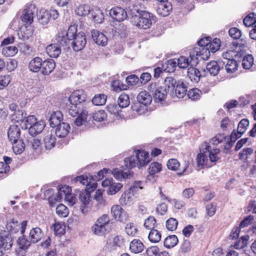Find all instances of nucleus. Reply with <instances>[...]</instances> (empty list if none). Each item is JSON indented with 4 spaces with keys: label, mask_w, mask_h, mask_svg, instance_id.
I'll list each match as a JSON object with an SVG mask.
<instances>
[{
    "label": "nucleus",
    "mask_w": 256,
    "mask_h": 256,
    "mask_svg": "<svg viewBox=\"0 0 256 256\" xmlns=\"http://www.w3.org/2000/svg\"><path fill=\"white\" fill-rule=\"evenodd\" d=\"M80 92H74L70 96L68 100L70 105L68 109L69 114L73 117L77 116L74 120L76 126H81L86 122L88 112L84 106V97L82 96Z\"/></svg>",
    "instance_id": "1"
},
{
    "label": "nucleus",
    "mask_w": 256,
    "mask_h": 256,
    "mask_svg": "<svg viewBox=\"0 0 256 256\" xmlns=\"http://www.w3.org/2000/svg\"><path fill=\"white\" fill-rule=\"evenodd\" d=\"M200 152L198 154L196 160L198 166L210 167L218 158L220 150L218 148L212 149L207 142H203L200 147Z\"/></svg>",
    "instance_id": "2"
},
{
    "label": "nucleus",
    "mask_w": 256,
    "mask_h": 256,
    "mask_svg": "<svg viewBox=\"0 0 256 256\" xmlns=\"http://www.w3.org/2000/svg\"><path fill=\"white\" fill-rule=\"evenodd\" d=\"M135 154L126 158L124 160L125 166L128 168L138 167L139 168L146 166L150 161L148 152L138 150L134 152Z\"/></svg>",
    "instance_id": "3"
},
{
    "label": "nucleus",
    "mask_w": 256,
    "mask_h": 256,
    "mask_svg": "<svg viewBox=\"0 0 256 256\" xmlns=\"http://www.w3.org/2000/svg\"><path fill=\"white\" fill-rule=\"evenodd\" d=\"M156 21L154 15L148 11L141 10L138 16L134 18V24L139 28L146 30L150 27Z\"/></svg>",
    "instance_id": "4"
},
{
    "label": "nucleus",
    "mask_w": 256,
    "mask_h": 256,
    "mask_svg": "<svg viewBox=\"0 0 256 256\" xmlns=\"http://www.w3.org/2000/svg\"><path fill=\"white\" fill-rule=\"evenodd\" d=\"M76 32L77 28L75 25L70 26L67 31H59L56 36L57 44L62 46L69 47L72 38H74L75 32Z\"/></svg>",
    "instance_id": "5"
},
{
    "label": "nucleus",
    "mask_w": 256,
    "mask_h": 256,
    "mask_svg": "<svg viewBox=\"0 0 256 256\" xmlns=\"http://www.w3.org/2000/svg\"><path fill=\"white\" fill-rule=\"evenodd\" d=\"M37 12V9L34 4L26 5L20 16L22 20L26 24H30L34 21V14Z\"/></svg>",
    "instance_id": "6"
},
{
    "label": "nucleus",
    "mask_w": 256,
    "mask_h": 256,
    "mask_svg": "<svg viewBox=\"0 0 256 256\" xmlns=\"http://www.w3.org/2000/svg\"><path fill=\"white\" fill-rule=\"evenodd\" d=\"M170 82L164 81L163 86H160L155 90L154 98L156 102H160L165 100L170 88Z\"/></svg>",
    "instance_id": "7"
},
{
    "label": "nucleus",
    "mask_w": 256,
    "mask_h": 256,
    "mask_svg": "<svg viewBox=\"0 0 256 256\" xmlns=\"http://www.w3.org/2000/svg\"><path fill=\"white\" fill-rule=\"evenodd\" d=\"M70 45L73 50L76 52L82 50L86 44V36L83 33L75 32L74 38H72Z\"/></svg>",
    "instance_id": "8"
},
{
    "label": "nucleus",
    "mask_w": 256,
    "mask_h": 256,
    "mask_svg": "<svg viewBox=\"0 0 256 256\" xmlns=\"http://www.w3.org/2000/svg\"><path fill=\"white\" fill-rule=\"evenodd\" d=\"M103 187H108L106 191L108 195H114L117 193L123 187V184L120 182H116L112 178H106L102 182Z\"/></svg>",
    "instance_id": "9"
},
{
    "label": "nucleus",
    "mask_w": 256,
    "mask_h": 256,
    "mask_svg": "<svg viewBox=\"0 0 256 256\" xmlns=\"http://www.w3.org/2000/svg\"><path fill=\"white\" fill-rule=\"evenodd\" d=\"M142 84V81H112L111 84L112 90L119 92L122 90H126L130 86H140Z\"/></svg>",
    "instance_id": "10"
},
{
    "label": "nucleus",
    "mask_w": 256,
    "mask_h": 256,
    "mask_svg": "<svg viewBox=\"0 0 256 256\" xmlns=\"http://www.w3.org/2000/svg\"><path fill=\"white\" fill-rule=\"evenodd\" d=\"M190 60L189 58L182 56L177 59L178 66L181 68H186L188 66L190 67L195 66L198 64V58L194 55L190 56Z\"/></svg>",
    "instance_id": "11"
},
{
    "label": "nucleus",
    "mask_w": 256,
    "mask_h": 256,
    "mask_svg": "<svg viewBox=\"0 0 256 256\" xmlns=\"http://www.w3.org/2000/svg\"><path fill=\"white\" fill-rule=\"evenodd\" d=\"M78 200L80 202V209L83 214H86L88 211V206L91 201L90 194L85 190L78 192Z\"/></svg>",
    "instance_id": "12"
},
{
    "label": "nucleus",
    "mask_w": 256,
    "mask_h": 256,
    "mask_svg": "<svg viewBox=\"0 0 256 256\" xmlns=\"http://www.w3.org/2000/svg\"><path fill=\"white\" fill-rule=\"evenodd\" d=\"M249 125V121L248 119L244 118L238 124L237 132L234 130L230 136L231 142H235L236 139L240 138L242 135L246 132V128Z\"/></svg>",
    "instance_id": "13"
},
{
    "label": "nucleus",
    "mask_w": 256,
    "mask_h": 256,
    "mask_svg": "<svg viewBox=\"0 0 256 256\" xmlns=\"http://www.w3.org/2000/svg\"><path fill=\"white\" fill-rule=\"evenodd\" d=\"M12 240L8 232L4 231L0 233V250H8L12 246Z\"/></svg>",
    "instance_id": "14"
},
{
    "label": "nucleus",
    "mask_w": 256,
    "mask_h": 256,
    "mask_svg": "<svg viewBox=\"0 0 256 256\" xmlns=\"http://www.w3.org/2000/svg\"><path fill=\"white\" fill-rule=\"evenodd\" d=\"M172 86L174 90V92L172 94V96L182 98L186 96L187 92V86L182 81H174V83L172 84Z\"/></svg>",
    "instance_id": "15"
},
{
    "label": "nucleus",
    "mask_w": 256,
    "mask_h": 256,
    "mask_svg": "<svg viewBox=\"0 0 256 256\" xmlns=\"http://www.w3.org/2000/svg\"><path fill=\"white\" fill-rule=\"evenodd\" d=\"M109 14L112 18L118 22L124 20L128 16L126 10L119 6L112 8L109 11Z\"/></svg>",
    "instance_id": "16"
},
{
    "label": "nucleus",
    "mask_w": 256,
    "mask_h": 256,
    "mask_svg": "<svg viewBox=\"0 0 256 256\" xmlns=\"http://www.w3.org/2000/svg\"><path fill=\"white\" fill-rule=\"evenodd\" d=\"M111 213L117 220L123 222L126 220V214L119 205H114L111 208Z\"/></svg>",
    "instance_id": "17"
},
{
    "label": "nucleus",
    "mask_w": 256,
    "mask_h": 256,
    "mask_svg": "<svg viewBox=\"0 0 256 256\" xmlns=\"http://www.w3.org/2000/svg\"><path fill=\"white\" fill-rule=\"evenodd\" d=\"M56 138L52 131H47L44 134V142L46 150H50L55 146Z\"/></svg>",
    "instance_id": "18"
},
{
    "label": "nucleus",
    "mask_w": 256,
    "mask_h": 256,
    "mask_svg": "<svg viewBox=\"0 0 256 256\" xmlns=\"http://www.w3.org/2000/svg\"><path fill=\"white\" fill-rule=\"evenodd\" d=\"M20 127L16 124L11 125L8 130V136L9 140L12 142L20 140Z\"/></svg>",
    "instance_id": "19"
},
{
    "label": "nucleus",
    "mask_w": 256,
    "mask_h": 256,
    "mask_svg": "<svg viewBox=\"0 0 256 256\" xmlns=\"http://www.w3.org/2000/svg\"><path fill=\"white\" fill-rule=\"evenodd\" d=\"M92 38L94 41L98 45L104 46L108 42L107 37L102 32L94 30L91 32Z\"/></svg>",
    "instance_id": "20"
},
{
    "label": "nucleus",
    "mask_w": 256,
    "mask_h": 256,
    "mask_svg": "<svg viewBox=\"0 0 256 256\" xmlns=\"http://www.w3.org/2000/svg\"><path fill=\"white\" fill-rule=\"evenodd\" d=\"M172 9V4L168 2H160L156 8L158 14L162 16H166L170 14Z\"/></svg>",
    "instance_id": "21"
},
{
    "label": "nucleus",
    "mask_w": 256,
    "mask_h": 256,
    "mask_svg": "<svg viewBox=\"0 0 256 256\" xmlns=\"http://www.w3.org/2000/svg\"><path fill=\"white\" fill-rule=\"evenodd\" d=\"M56 63L52 59H48L42 62L41 72L44 75H48L55 68Z\"/></svg>",
    "instance_id": "22"
},
{
    "label": "nucleus",
    "mask_w": 256,
    "mask_h": 256,
    "mask_svg": "<svg viewBox=\"0 0 256 256\" xmlns=\"http://www.w3.org/2000/svg\"><path fill=\"white\" fill-rule=\"evenodd\" d=\"M114 176L117 180H122L124 178H130L132 177L134 172L130 170L126 172H124L122 170L118 168H114L112 170H110Z\"/></svg>",
    "instance_id": "23"
},
{
    "label": "nucleus",
    "mask_w": 256,
    "mask_h": 256,
    "mask_svg": "<svg viewBox=\"0 0 256 256\" xmlns=\"http://www.w3.org/2000/svg\"><path fill=\"white\" fill-rule=\"evenodd\" d=\"M56 126V128L54 134L58 138H65L70 132V126L67 122H62Z\"/></svg>",
    "instance_id": "24"
},
{
    "label": "nucleus",
    "mask_w": 256,
    "mask_h": 256,
    "mask_svg": "<svg viewBox=\"0 0 256 256\" xmlns=\"http://www.w3.org/2000/svg\"><path fill=\"white\" fill-rule=\"evenodd\" d=\"M42 237L43 233L40 228H32L30 232L28 238L32 243L38 242Z\"/></svg>",
    "instance_id": "25"
},
{
    "label": "nucleus",
    "mask_w": 256,
    "mask_h": 256,
    "mask_svg": "<svg viewBox=\"0 0 256 256\" xmlns=\"http://www.w3.org/2000/svg\"><path fill=\"white\" fill-rule=\"evenodd\" d=\"M45 126V123L44 121H37L34 124L28 128L29 134L32 136L40 134Z\"/></svg>",
    "instance_id": "26"
},
{
    "label": "nucleus",
    "mask_w": 256,
    "mask_h": 256,
    "mask_svg": "<svg viewBox=\"0 0 256 256\" xmlns=\"http://www.w3.org/2000/svg\"><path fill=\"white\" fill-rule=\"evenodd\" d=\"M46 52L50 57L57 58L61 54L62 50L60 45L58 46L57 44H54L47 46Z\"/></svg>",
    "instance_id": "27"
},
{
    "label": "nucleus",
    "mask_w": 256,
    "mask_h": 256,
    "mask_svg": "<svg viewBox=\"0 0 256 256\" xmlns=\"http://www.w3.org/2000/svg\"><path fill=\"white\" fill-rule=\"evenodd\" d=\"M134 194L128 190L124 192L120 198V202L122 205H130L134 200Z\"/></svg>",
    "instance_id": "28"
},
{
    "label": "nucleus",
    "mask_w": 256,
    "mask_h": 256,
    "mask_svg": "<svg viewBox=\"0 0 256 256\" xmlns=\"http://www.w3.org/2000/svg\"><path fill=\"white\" fill-rule=\"evenodd\" d=\"M103 190H98L94 194V200H96V207L97 210L104 208L106 204V201L103 197Z\"/></svg>",
    "instance_id": "29"
},
{
    "label": "nucleus",
    "mask_w": 256,
    "mask_h": 256,
    "mask_svg": "<svg viewBox=\"0 0 256 256\" xmlns=\"http://www.w3.org/2000/svg\"><path fill=\"white\" fill-rule=\"evenodd\" d=\"M137 100L144 106L150 104L152 101L151 96L146 91H142L137 96Z\"/></svg>",
    "instance_id": "30"
},
{
    "label": "nucleus",
    "mask_w": 256,
    "mask_h": 256,
    "mask_svg": "<svg viewBox=\"0 0 256 256\" xmlns=\"http://www.w3.org/2000/svg\"><path fill=\"white\" fill-rule=\"evenodd\" d=\"M92 231L96 236H102L110 232V229L105 226H103L95 222L94 224L92 226Z\"/></svg>",
    "instance_id": "31"
},
{
    "label": "nucleus",
    "mask_w": 256,
    "mask_h": 256,
    "mask_svg": "<svg viewBox=\"0 0 256 256\" xmlns=\"http://www.w3.org/2000/svg\"><path fill=\"white\" fill-rule=\"evenodd\" d=\"M71 191L72 190L70 186H62L58 189V192L56 196L54 198L50 196V198L52 199V200L54 199L56 201H60L64 197V198H66V194L71 192Z\"/></svg>",
    "instance_id": "32"
},
{
    "label": "nucleus",
    "mask_w": 256,
    "mask_h": 256,
    "mask_svg": "<svg viewBox=\"0 0 256 256\" xmlns=\"http://www.w3.org/2000/svg\"><path fill=\"white\" fill-rule=\"evenodd\" d=\"M62 113L60 111L54 112L49 120L50 126L54 128L62 124L60 122L62 120Z\"/></svg>",
    "instance_id": "33"
},
{
    "label": "nucleus",
    "mask_w": 256,
    "mask_h": 256,
    "mask_svg": "<svg viewBox=\"0 0 256 256\" xmlns=\"http://www.w3.org/2000/svg\"><path fill=\"white\" fill-rule=\"evenodd\" d=\"M42 62V59L40 57H36L32 59L30 62L28 66L30 70L37 72L41 70Z\"/></svg>",
    "instance_id": "34"
},
{
    "label": "nucleus",
    "mask_w": 256,
    "mask_h": 256,
    "mask_svg": "<svg viewBox=\"0 0 256 256\" xmlns=\"http://www.w3.org/2000/svg\"><path fill=\"white\" fill-rule=\"evenodd\" d=\"M144 248V246L142 242L139 240L134 239L130 242V250L135 254L142 252Z\"/></svg>",
    "instance_id": "35"
},
{
    "label": "nucleus",
    "mask_w": 256,
    "mask_h": 256,
    "mask_svg": "<svg viewBox=\"0 0 256 256\" xmlns=\"http://www.w3.org/2000/svg\"><path fill=\"white\" fill-rule=\"evenodd\" d=\"M12 144L13 151L16 154H20L24 151L26 145L22 139L12 142Z\"/></svg>",
    "instance_id": "36"
},
{
    "label": "nucleus",
    "mask_w": 256,
    "mask_h": 256,
    "mask_svg": "<svg viewBox=\"0 0 256 256\" xmlns=\"http://www.w3.org/2000/svg\"><path fill=\"white\" fill-rule=\"evenodd\" d=\"M224 64L226 63L225 68L226 70L228 73H232L238 70V64L236 61L232 58L228 60V62H224Z\"/></svg>",
    "instance_id": "37"
},
{
    "label": "nucleus",
    "mask_w": 256,
    "mask_h": 256,
    "mask_svg": "<svg viewBox=\"0 0 256 256\" xmlns=\"http://www.w3.org/2000/svg\"><path fill=\"white\" fill-rule=\"evenodd\" d=\"M37 18L38 22L42 24L46 25L48 24L50 20L48 11L40 10L38 14H37Z\"/></svg>",
    "instance_id": "38"
},
{
    "label": "nucleus",
    "mask_w": 256,
    "mask_h": 256,
    "mask_svg": "<svg viewBox=\"0 0 256 256\" xmlns=\"http://www.w3.org/2000/svg\"><path fill=\"white\" fill-rule=\"evenodd\" d=\"M210 37L204 38H201L198 42V44L201 46L204 47L202 48V50H205V52L206 54V58L207 59L210 56V50H208V45L210 42Z\"/></svg>",
    "instance_id": "39"
},
{
    "label": "nucleus",
    "mask_w": 256,
    "mask_h": 256,
    "mask_svg": "<svg viewBox=\"0 0 256 256\" xmlns=\"http://www.w3.org/2000/svg\"><path fill=\"white\" fill-rule=\"evenodd\" d=\"M178 240L175 235H171L167 236L164 240V246L168 248H173L178 242Z\"/></svg>",
    "instance_id": "40"
},
{
    "label": "nucleus",
    "mask_w": 256,
    "mask_h": 256,
    "mask_svg": "<svg viewBox=\"0 0 256 256\" xmlns=\"http://www.w3.org/2000/svg\"><path fill=\"white\" fill-rule=\"evenodd\" d=\"M106 95L104 94H97L92 98V102L96 106H102L106 104Z\"/></svg>",
    "instance_id": "41"
},
{
    "label": "nucleus",
    "mask_w": 256,
    "mask_h": 256,
    "mask_svg": "<svg viewBox=\"0 0 256 256\" xmlns=\"http://www.w3.org/2000/svg\"><path fill=\"white\" fill-rule=\"evenodd\" d=\"M206 68L211 75L216 76L220 70V66L216 61H212L207 64Z\"/></svg>",
    "instance_id": "42"
},
{
    "label": "nucleus",
    "mask_w": 256,
    "mask_h": 256,
    "mask_svg": "<svg viewBox=\"0 0 256 256\" xmlns=\"http://www.w3.org/2000/svg\"><path fill=\"white\" fill-rule=\"evenodd\" d=\"M148 238L152 242H158L161 239V234L158 230L152 229L149 232Z\"/></svg>",
    "instance_id": "43"
},
{
    "label": "nucleus",
    "mask_w": 256,
    "mask_h": 256,
    "mask_svg": "<svg viewBox=\"0 0 256 256\" xmlns=\"http://www.w3.org/2000/svg\"><path fill=\"white\" fill-rule=\"evenodd\" d=\"M26 115L24 111L18 110L12 114V120L18 123L24 122L26 118Z\"/></svg>",
    "instance_id": "44"
},
{
    "label": "nucleus",
    "mask_w": 256,
    "mask_h": 256,
    "mask_svg": "<svg viewBox=\"0 0 256 256\" xmlns=\"http://www.w3.org/2000/svg\"><path fill=\"white\" fill-rule=\"evenodd\" d=\"M118 102L120 108L127 107L130 103L129 96L124 93L122 94L118 98Z\"/></svg>",
    "instance_id": "45"
},
{
    "label": "nucleus",
    "mask_w": 256,
    "mask_h": 256,
    "mask_svg": "<svg viewBox=\"0 0 256 256\" xmlns=\"http://www.w3.org/2000/svg\"><path fill=\"white\" fill-rule=\"evenodd\" d=\"M254 64V58L252 55L247 54L242 59V66L246 70L250 69Z\"/></svg>",
    "instance_id": "46"
},
{
    "label": "nucleus",
    "mask_w": 256,
    "mask_h": 256,
    "mask_svg": "<svg viewBox=\"0 0 256 256\" xmlns=\"http://www.w3.org/2000/svg\"><path fill=\"white\" fill-rule=\"evenodd\" d=\"M18 52L15 46H6L2 49V54L6 56H12Z\"/></svg>",
    "instance_id": "47"
},
{
    "label": "nucleus",
    "mask_w": 256,
    "mask_h": 256,
    "mask_svg": "<svg viewBox=\"0 0 256 256\" xmlns=\"http://www.w3.org/2000/svg\"><path fill=\"white\" fill-rule=\"evenodd\" d=\"M249 238L248 235L242 236L238 240L235 242L234 247L236 249H241L244 248L248 244Z\"/></svg>",
    "instance_id": "48"
},
{
    "label": "nucleus",
    "mask_w": 256,
    "mask_h": 256,
    "mask_svg": "<svg viewBox=\"0 0 256 256\" xmlns=\"http://www.w3.org/2000/svg\"><path fill=\"white\" fill-rule=\"evenodd\" d=\"M90 7L88 5L82 4L76 10V13L80 16H86L90 14Z\"/></svg>",
    "instance_id": "49"
},
{
    "label": "nucleus",
    "mask_w": 256,
    "mask_h": 256,
    "mask_svg": "<svg viewBox=\"0 0 256 256\" xmlns=\"http://www.w3.org/2000/svg\"><path fill=\"white\" fill-rule=\"evenodd\" d=\"M31 242L30 240H28L24 236L19 238L18 240L20 248L23 250H27L30 246Z\"/></svg>",
    "instance_id": "50"
},
{
    "label": "nucleus",
    "mask_w": 256,
    "mask_h": 256,
    "mask_svg": "<svg viewBox=\"0 0 256 256\" xmlns=\"http://www.w3.org/2000/svg\"><path fill=\"white\" fill-rule=\"evenodd\" d=\"M125 230L128 236H134L138 232L137 227L133 222H129L126 224Z\"/></svg>",
    "instance_id": "51"
},
{
    "label": "nucleus",
    "mask_w": 256,
    "mask_h": 256,
    "mask_svg": "<svg viewBox=\"0 0 256 256\" xmlns=\"http://www.w3.org/2000/svg\"><path fill=\"white\" fill-rule=\"evenodd\" d=\"M162 164L158 162L152 163L148 168V172L150 175H154L160 172L162 170Z\"/></svg>",
    "instance_id": "52"
},
{
    "label": "nucleus",
    "mask_w": 256,
    "mask_h": 256,
    "mask_svg": "<svg viewBox=\"0 0 256 256\" xmlns=\"http://www.w3.org/2000/svg\"><path fill=\"white\" fill-rule=\"evenodd\" d=\"M66 226L64 224L57 222L54 225V234L56 236H61L65 233Z\"/></svg>",
    "instance_id": "53"
},
{
    "label": "nucleus",
    "mask_w": 256,
    "mask_h": 256,
    "mask_svg": "<svg viewBox=\"0 0 256 256\" xmlns=\"http://www.w3.org/2000/svg\"><path fill=\"white\" fill-rule=\"evenodd\" d=\"M94 120L97 122H102L106 119L107 114L104 110H98L93 114Z\"/></svg>",
    "instance_id": "54"
},
{
    "label": "nucleus",
    "mask_w": 256,
    "mask_h": 256,
    "mask_svg": "<svg viewBox=\"0 0 256 256\" xmlns=\"http://www.w3.org/2000/svg\"><path fill=\"white\" fill-rule=\"evenodd\" d=\"M56 214L61 217H66L68 214V208L63 204H60L56 206Z\"/></svg>",
    "instance_id": "55"
},
{
    "label": "nucleus",
    "mask_w": 256,
    "mask_h": 256,
    "mask_svg": "<svg viewBox=\"0 0 256 256\" xmlns=\"http://www.w3.org/2000/svg\"><path fill=\"white\" fill-rule=\"evenodd\" d=\"M220 40L218 38H215L212 40V41H210L208 49L210 48L212 52H214L220 48Z\"/></svg>",
    "instance_id": "56"
},
{
    "label": "nucleus",
    "mask_w": 256,
    "mask_h": 256,
    "mask_svg": "<svg viewBox=\"0 0 256 256\" xmlns=\"http://www.w3.org/2000/svg\"><path fill=\"white\" fill-rule=\"evenodd\" d=\"M41 144L40 140L39 139L34 138V137H31L29 138L28 140V146H30V148L36 150Z\"/></svg>",
    "instance_id": "57"
},
{
    "label": "nucleus",
    "mask_w": 256,
    "mask_h": 256,
    "mask_svg": "<svg viewBox=\"0 0 256 256\" xmlns=\"http://www.w3.org/2000/svg\"><path fill=\"white\" fill-rule=\"evenodd\" d=\"M156 224V220L152 216H148L145 220L144 222V226L148 230L154 229Z\"/></svg>",
    "instance_id": "58"
},
{
    "label": "nucleus",
    "mask_w": 256,
    "mask_h": 256,
    "mask_svg": "<svg viewBox=\"0 0 256 256\" xmlns=\"http://www.w3.org/2000/svg\"><path fill=\"white\" fill-rule=\"evenodd\" d=\"M72 182L74 183L79 182L84 186H88L90 182L88 177L84 175L80 176L74 178Z\"/></svg>",
    "instance_id": "59"
},
{
    "label": "nucleus",
    "mask_w": 256,
    "mask_h": 256,
    "mask_svg": "<svg viewBox=\"0 0 256 256\" xmlns=\"http://www.w3.org/2000/svg\"><path fill=\"white\" fill-rule=\"evenodd\" d=\"M110 222V218L109 216L106 214H104L99 217L97 220L96 221V222H97L103 226H105L106 227H108V226Z\"/></svg>",
    "instance_id": "60"
},
{
    "label": "nucleus",
    "mask_w": 256,
    "mask_h": 256,
    "mask_svg": "<svg viewBox=\"0 0 256 256\" xmlns=\"http://www.w3.org/2000/svg\"><path fill=\"white\" fill-rule=\"evenodd\" d=\"M178 224V222L176 219L170 218L166 222V227L168 230L173 231L176 230Z\"/></svg>",
    "instance_id": "61"
},
{
    "label": "nucleus",
    "mask_w": 256,
    "mask_h": 256,
    "mask_svg": "<svg viewBox=\"0 0 256 256\" xmlns=\"http://www.w3.org/2000/svg\"><path fill=\"white\" fill-rule=\"evenodd\" d=\"M200 90L198 88H192L188 91V96L193 100H198L200 98Z\"/></svg>",
    "instance_id": "62"
},
{
    "label": "nucleus",
    "mask_w": 256,
    "mask_h": 256,
    "mask_svg": "<svg viewBox=\"0 0 256 256\" xmlns=\"http://www.w3.org/2000/svg\"><path fill=\"white\" fill-rule=\"evenodd\" d=\"M180 166V164L176 159H170L167 162L168 168L172 170H178Z\"/></svg>",
    "instance_id": "63"
},
{
    "label": "nucleus",
    "mask_w": 256,
    "mask_h": 256,
    "mask_svg": "<svg viewBox=\"0 0 256 256\" xmlns=\"http://www.w3.org/2000/svg\"><path fill=\"white\" fill-rule=\"evenodd\" d=\"M142 184L143 183L141 181H136L130 186L128 190L135 194L139 190L143 188Z\"/></svg>",
    "instance_id": "64"
}]
</instances>
